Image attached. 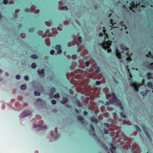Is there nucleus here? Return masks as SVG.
<instances>
[{
    "mask_svg": "<svg viewBox=\"0 0 153 153\" xmlns=\"http://www.w3.org/2000/svg\"><path fill=\"white\" fill-rule=\"evenodd\" d=\"M105 28L104 27H103L102 28L103 29L102 32L99 34L100 36L104 37V42L102 43H99L98 45L102 46V48L105 50L107 51L108 52L110 53L111 52L110 46L111 45L112 41L108 40V36L106 33V30L105 29Z\"/></svg>",
    "mask_w": 153,
    "mask_h": 153,
    "instance_id": "nucleus-1",
    "label": "nucleus"
},
{
    "mask_svg": "<svg viewBox=\"0 0 153 153\" xmlns=\"http://www.w3.org/2000/svg\"><path fill=\"white\" fill-rule=\"evenodd\" d=\"M108 96L109 97H112V99L113 100L114 102L116 103L117 105L119 106L120 108L122 110L124 109V108L122 104L121 101L117 98L114 93H113L112 94H108Z\"/></svg>",
    "mask_w": 153,
    "mask_h": 153,
    "instance_id": "nucleus-2",
    "label": "nucleus"
},
{
    "mask_svg": "<svg viewBox=\"0 0 153 153\" xmlns=\"http://www.w3.org/2000/svg\"><path fill=\"white\" fill-rule=\"evenodd\" d=\"M129 3H130L131 6L136 8L137 6L140 4V3L139 0H134V1H130Z\"/></svg>",
    "mask_w": 153,
    "mask_h": 153,
    "instance_id": "nucleus-3",
    "label": "nucleus"
},
{
    "mask_svg": "<svg viewBox=\"0 0 153 153\" xmlns=\"http://www.w3.org/2000/svg\"><path fill=\"white\" fill-rule=\"evenodd\" d=\"M130 85L134 88L135 91H139V88L140 85L138 84L137 82H135L131 83L130 84Z\"/></svg>",
    "mask_w": 153,
    "mask_h": 153,
    "instance_id": "nucleus-4",
    "label": "nucleus"
},
{
    "mask_svg": "<svg viewBox=\"0 0 153 153\" xmlns=\"http://www.w3.org/2000/svg\"><path fill=\"white\" fill-rule=\"evenodd\" d=\"M36 130L39 131L41 130L46 129L47 128V126H42L41 125H38L35 126Z\"/></svg>",
    "mask_w": 153,
    "mask_h": 153,
    "instance_id": "nucleus-5",
    "label": "nucleus"
},
{
    "mask_svg": "<svg viewBox=\"0 0 153 153\" xmlns=\"http://www.w3.org/2000/svg\"><path fill=\"white\" fill-rule=\"evenodd\" d=\"M90 131H89V134L93 136H95L96 134L95 132L94 128L93 125L91 124L90 125Z\"/></svg>",
    "mask_w": 153,
    "mask_h": 153,
    "instance_id": "nucleus-6",
    "label": "nucleus"
},
{
    "mask_svg": "<svg viewBox=\"0 0 153 153\" xmlns=\"http://www.w3.org/2000/svg\"><path fill=\"white\" fill-rule=\"evenodd\" d=\"M110 26H109V29H110L111 30H112V28H115L116 27L115 26L116 22H114V23L113 22V20L112 19H111L110 20Z\"/></svg>",
    "mask_w": 153,
    "mask_h": 153,
    "instance_id": "nucleus-7",
    "label": "nucleus"
},
{
    "mask_svg": "<svg viewBox=\"0 0 153 153\" xmlns=\"http://www.w3.org/2000/svg\"><path fill=\"white\" fill-rule=\"evenodd\" d=\"M146 77L148 80L153 79V73L147 72L146 74Z\"/></svg>",
    "mask_w": 153,
    "mask_h": 153,
    "instance_id": "nucleus-8",
    "label": "nucleus"
},
{
    "mask_svg": "<svg viewBox=\"0 0 153 153\" xmlns=\"http://www.w3.org/2000/svg\"><path fill=\"white\" fill-rule=\"evenodd\" d=\"M145 131V133L146 134L147 136V137L148 139H149L150 141H152V139L151 137V135H150V134L147 131L146 129L144 128L143 129Z\"/></svg>",
    "mask_w": 153,
    "mask_h": 153,
    "instance_id": "nucleus-9",
    "label": "nucleus"
},
{
    "mask_svg": "<svg viewBox=\"0 0 153 153\" xmlns=\"http://www.w3.org/2000/svg\"><path fill=\"white\" fill-rule=\"evenodd\" d=\"M78 120L81 122V123L83 124L84 123V119L83 117L80 115H78L77 116Z\"/></svg>",
    "mask_w": 153,
    "mask_h": 153,
    "instance_id": "nucleus-10",
    "label": "nucleus"
},
{
    "mask_svg": "<svg viewBox=\"0 0 153 153\" xmlns=\"http://www.w3.org/2000/svg\"><path fill=\"white\" fill-rule=\"evenodd\" d=\"M116 50V56L119 59H121V55L120 53V51L118 50L117 49Z\"/></svg>",
    "mask_w": 153,
    "mask_h": 153,
    "instance_id": "nucleus-11",
    "label": "nucleus"
},
{
    "mask_svg": "<svg viewBox=\"0 0 153 153\" xmlns=\"http://www.w3.org/2000/svg\"><path fill=\"white\" fill-rule=\"evenodd\" d=\"M91 121L94 123H97L98 122V120H97L96 118L94 117H92L91 118Z\"/></svg>",
    "mask_w": 153,
    "mask_h": 153,
    "instance_id": "nucleus-12",
    "label": "nucleus"
},
{
    "mask_svg": "<svg viewBox=\"0 0 153 153\" xmlns=\"http://www.w3.org/2000/svg\"><path fill=\"white\" fill-rule=\"evenodd\" d=\"M110 145L111 146V148L110 149V151L112 153H113V152L112 150V149H113L114 151H115L116 150V146H114V144L112 143H110Z\"/></svg>",
    "mask_w": 153,
    "mask_h": 153,
    "instance_id": "nucleus-13",
    "label": "nucleus"
},
{
    "mask_svg": "<svg viewBox=\"0 0 153 153\" xmlns=\"http://www.w3.org/2000/svg\"><path fill=\"white\" fill-rule=\"evenodd\" d=\"M56 91L55 88H52L50 90V94L49 95L50 97H51V96L53 95L54 93Z\"/></svg>",
    "mask_w": 153,
    "mask_h": 153,
    "instance_id": "nucleus-14",
    "label": "nucleus"
},
{
    "mask_svg": "<svg viewBox=\"0 0 153 153\" xmlns=\"http://www.w3.org/2000/svg\"><path fill=\"white\" fill-rule=\"evenodd\" d=\"M147 85L149 88L152 89H153V85L152 82H148L147 83ZM152 92H153V90Z\"/></svg>",
    "mask_w": 153,
    "mask_h": 153,
    "instance_id": "nucleus-15",
    "label": "nucleus"
},
{
    "mask_svg": "<svg viewBox=\"0 0 153 153\" xmlns=\"http://www.w3.org/2000/svg\"><path fill=\"white\" fill-rule=\"evenodd\" d=\"M30 114V112H25L23 113V114H22L21 117H24L26 116H28Z\"/></svg>",
    "mask_w": 153,
    "mask_h": 153,
    "instance_id": "nucleus-16",
    "label": "nucleus"
},
{
    "mask_svg": "<svg viewBox=\"0 0 153 153\" xmlns=\"http://www.w3.org/2000/svg\"><path fill=\"white\" fill-rule=\"evenodd\" d=\"M128 55V58H126V60L128 62H130L132 61V59L131 58V55H130L128 54V52L127 53Z\"/></svg>",
    "mask_w": 153,
    "mask_h": 153,
    "instance_id": "nucleus-17",
    "label": "nucleus"
},
{
    "mask_svg": "<svg viewBox=\"0 0 153 153\" xmlns=\"http://www.w3.org/2000/svg\"><path fill=\"white\" fill-rule=\"evenodd\" d=\"M78 39L79 40V42H76V43H77V45H79L81 44V42H82V40H81L82 38L81 36H79Z\"/></svg>",
    "mask_w": 153,
    "mask_h": 153,
    "instance_id": "nucleus-18",
    "label": "nucleus"
},
{
    "mask_svg": "<svg viewBox=\"0 0 153 153\" xmlns=\"http://www.w3.org/2000/svg\"><path fill=\"white\" fill-rule=\"evenodd\" d=\"M44 71L45 70L44 69H42L41 70H38L37 71L38 73L39 74H44Z\"/></svg>",
    "mask_w": 153,
    "mask_h": 153,
    "instance_id": "nucleus-19",
    "label": "nucleus"
},
{
    "mask_svg": "<svg viewBox=\"0 0 153 153\" xmlns=\"http://www.w3.org/2000/svg\"><path fill=\"white\" fill-rule=\"evenodd\" d=\"M126 69L127 71H128V72L129 73V76L131 78L132 77V76L131 74L130 73V70L129 69V68L128 66H127L126 67Z\"/></svg>",
    "mask_w": 153,
    "mask_h": 153,
    "instance_id": "nucleus-20",
    "label": "nucleus"
},
{
    "mask_svg": "<svg viewBox=\"0 0 153 153\" xmlns=\"http://www.w3.org/2000/svg\"><path fill=\"white\" fill-rule=\"evenodd\" d=\"M26 88V87L25 85H22L20 86V88L22 90H25Z\"/></svg>",
    "mask_w": 153,
    "mask_h": 153,
    "instance_id": "nucleus-21",
    "label": "nucleus"
},
{
    "mask_svg": "<svg viewBox=\"0 0 153 153\" xmlns=\"http://www.w3.org/2000/svg\"><path fill=\"white\" fill-rule=\"evenodd\" d=\"M94 69L95 70V72L97 73H98L100 71V70L99 67H95Z\"/></svg>",
    "mask_w": 153,
    "mask_h": 153,
    "instance_id": "nucleus-22",
    "label": "nucleus"
},
{
    "mask_svg": "<svg viewBox=\"0 0 153 153\" xmlns=\"http://www.w3.org/2000/svg\"><path fill=\"white\" fill-rule=\"evenodd\" d=\"M31 57L32 59H35L37 58L38 56L35 54H33L31 55Z\"/></svg>",
    "mask_w": 153,
    "mask_h": 153,
    "instance_id": "nucleus-23",
    "label": "nucleus"
},
{
    "mask_svg": "<svg viewBox=\"0 0 153 153\" xmlns=\"http://www.w3.org/2000/svg\"><path fill=\"white\" fill-rule=\"evenodd\" d=\"M121 47L122 48V50H125H125H128V48H126L125 46H123V45H121Z\"/></svg>",
    "mask_w": 153,
    "mask_h": 153,
    "instance_id": "nucleus-24",
    "label": "nucleus"
},
{
    "mask_svg": "<svg viewBox=\"0 0 153 153\" xmlns=\"http://www.w3.org/2000/svg\"><path fill=\"white\" fill-rule=\"evenodd\" d=\"M61 48V47L60 45H56L55 46V49L56 50L60 49Z\"/></svg>",
    "mask_w": 153,
    "mask_h": 153,
    "instance_id": "nucleus-25",
    "label": "nucleus"
},
{
    "mask_svg": "<svg viewBox=\"0 0 153 153\" xmlns=\"http://www.w3.org/2000/svg\"><path fill=\"white\" fill-rule=\"evenodd\" d=\"M120 25L124 27L125 29L127 28L125 26V23L123 22H121L120 23Z\"/></svg>",
    "mask_w": 153,
    "mask_h": 153,
    "instance_id": "nucleus-26",
    "label": "nucleus"
},
{
    "mask_svg": "<svg viewBox=\"0 0 153 153\" xmlns=\"http://www.w3.org/2000/svg\"><path fill=\"white\" fill-rule=\"evenodd\" d=\"M121 116L123 118H126V116L124 114V113L122 112H121L120 113Z\"/></svg>",
    "mask_w": 153,
    "mask_h": 153,
    "instance_id": "nucleus-27",
    "label": "nucleus"
},
{
    "mask_svg": "<svg viewBox=\"0 0 153 153\" xmlns=\"http://www.w3.org/2000/svg\"><path fill=\"white\" fill-rule=\"evenodd\" d=\"M149 68L152 70H153V63H151L149 66Z\"/></svg>",
    "mask_w": 153,
    "mask_h": 153,
    "instance_id": "nucleus-28",
    "label": "nucleus"
},
{
    "mask_svg": "<svg viewBox=\"0 0 153 153\" xmlns=\"http://www.w3.org/2000/svg\"><path fill=\"white\" fill-rule=\"evenodd\" d=\"M34 94L36 96H39L40 95V93L39 92H37V91L34 92Z\"/></svg>",
    "mask_w": 153,
    "mask_h": 153,
    "instance_id": "nucleus-29",
    "label": "nucleus"
},
{
    "mask_svg": "<svg viewBox=\"0 0 153 153\" xmlns=\"http://www.w3.org/2000/svg\"><path fill=\"white\" fill-rule=\"evenodd\" d=\"M31 67L33 68V69H34V68H36V65L35 64V63H33L32 64H31Z\"/></svg>",
    "mask_w": 153,
    "mask_h": 153,
    "instance_id": "nucleus-30",
    "label": "nucleus"
},
{
    "mask_svg": "<svg viewBox=\"0 0 153 153\" xmlns=\"http://www.w3.org/2000/svg\"><path fill=\"white\" fill-rule=\"evenodd\" d=\"M135 128L138 131L140 132L141 131V130L140 128L138 127V126L137 125H136L135 126Z\"/></svg>",
    "mask_w": 153,
    "mask_h": 153,
    "instance_id": "nucleus-31",
    "label": "nucleus"
},
{
    "mask_svg": "<svg viewBox=\"0 0 153 153\" xmlns=\"http://www.w3.org/2000/svg\"><path fill=\"white\" fill-rule=\"evenodd\" d=\"M62 9L65 10H68V8L66 6H63L62 7Z\"/></svg>",
    "mask_w": 153,
    "mask_h": 153,
    "instance_id": "nucleus-32",
    "label": "nucleus"
},
{
    "mask_svg": "<svg viewBox=\"0 0 153 153\" xmlns=\"http://www.w3.org/2000/svg\"><path fill=\"white\" fill-rule=\"evenodd\" d=\"M68 101V99H67L65 100H62L61 101V102L62 104H65L66 102H67Z\"/></svg>",
    "mask_w": 153,
    "mask_h": 153,
    "instance_id": "nucleus-33",
    "label": "nucleus"
},
{
    "mask_svg": "<svg viewBox=\"0 0 153 153\" xmlns=\"http://www.w3.org/2000/svg\"><path fill=\"white\" fill-rule=\"evenodd\" d=\"M60 97V96L58 94H57L54 95V98H59Z\"/></svg>",
    "mask_w": 153,
    "mask_h": 153,
    "instance_id": "nucleus-34",
    "label": "nucleus"
},
{
    "mask_svg": "<svg viewBox=\"0 0 153 153\" xmlns=\"http://www.w3.org/2000/svg\"><path fill=\"white\" fill-rule=\"evenodd\" d=\"M60 135L59 134H56L55 136H54V138L55 139H57L58 138V137H59Z\"/></svg>",
    "mask_w": 153,
    "mask_h": 153,
    "instance_id": "nucleus-35",
    "label": "nucleus"
},
{
    "mask_svg": "<svg viewBox=\"0 0 153 153\" xmlns=\"http://www.w3.org/2000/svg\"><path fill=\"white\" fill-rule=\"evenodd\" d=\"M62 51L60 49L57 50V53L59 54H61V53H62Z\"/></svg>",
    "mask_w": 153,
    "mask_h": 153,
    "instance_id": "nucleus-36",
    "label": "nucleus"
},
{
    "mask_svg": "<svg viewBox=\"0 0 153 153\" xmlns=\"http://www.w3.org/2000/svg\"><path fill=\"white\" fill-rule=\"evenodd\" d=\"M103 130L105 134H107L109 133L108 131L106 129H105V128L104 129H103Z\"/></svg>",
    "mask_w": 153,
    "mask_h": 153,
    "instance_id": "nucleus-37",
    "label": "nucleus"
},
{
    "mask_svg": "<svg viewBox=\"0 0 153 153\" xmlns=\"http://www.w3.org/2000/svg\"><path fill=\"white\" fill-rule=\"evenodd\" d=\"M51 102L53 104H55L56 103V101L54 100H52Z\"/></svg>",
    "mask_w": 153,
    "mask_h": 153,
    "instance_id": "nucleus-38",
    "label": "nucleus"
},
{
    "mask_svg": "<svg viewBox=\"0 0 153 153\" xmlns=\"http://www.w3.org/2000/svg\"><path fill=\"white\" fill-rule=\"evenodd\" d=\"M42 100L40 99H38L36 100V102H42Z\"/></svg>",
    "mask_w": 153,
    "mask_h": 153,
    "instance_id": "nucleus-39",
    "label": "nucleus"
},
{
    "mask_svg": "<svg viewBox=\"0 0 153 153\" xmlns=\"http://www.w3.org/2000/svg\"><path fill=\"white\" fill-rule=\"evenodd\" d=\"M101 82L100 81H97L96 82V84L97 85H99L100 84Z\"/></svg>",
    "mask_w": 153,
    "mask_h": 153,
    "instance_id": "nucleus-40",
    "label": "nucleus"
},
{
    "mask_svg": "<svg viewBox=\"0 0 153 153\" xmlns=\"http://www.w3.org/2000/svg\"><path fill=\"white\" fill-rule=\"evenodd\" d=\"M16 79H20V76L19 75H17L16 76Z\"/></svg>",
    "mask_w": 153,
    "mask_h": 153,
    "instance_id": "nucleus-41",
    "label": "nucleus"
},
{
    "mask_svg": "<svg viewBox=\"0 0 153 153\" xmlns=\"http://www.w3.org/2000/svg\"><path fill=\"white\" fill-rule=\"evenodd\" d=\"M3 3L4 4H6L8 3V1L7 0H4L3 1Z\"/></svg>",
    "mask_w": 153,
    "mask_h": 153,
    "instance_id": "nucleus-42",
    "label": "nucleus"
},
{
    "mask_svg": "<svg viewBox=\"0 0 153 153\" xmlns=\"http://www.w3.org/2000/svg\"><path fill=\"white\" fill-rule=\"evenodd\" d=\"M34 29L33 28H30L29 30V31L30 32H32L33 31Z\"/></svg>",
    "mask_w": 153,
    "mask_h": 153,
    "instance_id": "nucleus-43",
    "label": "nucleus"
},
{
    "mask_svg": "<svg viewBox=\"0 0 153 153\" xmlns=\"http://www.w3.org/2000/svg\"><path fill=\"white\" fill-rule=\"evenodd\" d=\"M145 94L146 95L149 92V91L148 90H146L144 91Z\"/></svg>",
    "mask_w": 153,
    "mask_h": 153,
    "instance_id": "nucleus-44",
    "label": "nucleus"
},
{
    "mask_svg": "<svg viewBox=\"0 0 153 153\" xmlns=\"http://www.w3.org/2000/svg\"><path fill=\"white\" fill-rule=\"evenodd\" d=\"M85 65L86 66H88L89 65V63L88 61H86L85 63Z\"/></svg>",
    "mask_w": 153,
    "mask_h": 153,
    "instance_id": "nucleus-45",
    "label": "nucleus"
},
{
    "mask_svg": "<svg viewBox=\"0 0 153 153\" xmlns=\"http://www.w3.org/2000/svg\"><path fill=\"white\" fill-rule=\"evenodd\" d=\"M24 79L25 80L27 81L28 80V77L27 76H26L24 77Z\"/></svg>",
    "mask_w": 153,
    "mask_h": 153,
    "instance_id": "nucleus-46",
    "label": "nucleus"
},
{
    "mask_svg": "<svg viewBox=\"0 0 153 153\" xmlns=\"http://www.w3.org/2000/svg\"><path fill=\"white\" fill-rule=\"evenodd\" d=\"M145 93L144 91H142L141 92V94L143 96H145L146 95L145 94Z\"/></svg>",
    "mask_w": 153,
    "mask_h": 153,
    "instance_id": "nucleus-47",
    "label": "nucleus"
},
{
    "mask_svg": "<svg viewBox=\"0 0 153 153\" xmlns=\"http://www.w3.org/2000/svg\"><path fill=\"white\" fill-rule=\"evenodd\" d=\"M54 53V51L53 50H52L50 51V54L53 55Z\"/></svg>",
    "mask_w": 153,
    "mask_h": 153,
    "instance_id": "nucleus-48",
    "label": "nucleus"
},
{
    "mask_svg": "<svg viewBox=\"0 0 153 153\" xmlns=\"http://www.w3.org/2000/svg\"><path fill=\"white\" fill-rule=\"evenodd\" d=\"M65 106L67 107V108H70L71 107V106L69 105V104H66L65 105Z\"/></svg>",
    "mask_w": 153,
    "mask_h": 153,
    "instance_id": "nucleus-49",
    "label": "nucleus"
},
{
    "mask_svg": "<svg viewBox=\"0 0 153 153\" xmlns=\"http://www.w3.org/2000/svg\"><path fill=\"white\" fill-rule=\"evenodd\" d=\"M83 114L85 115H86L87 114L88 112L86 111H84L83 112Z\"/></svg>",
    "mask_w": 153,
    "mask_h": 153,
    "instance_id": "nucleus-50",
    "label": "nucleus"
},
{
    "mask_svg": "<svg viewBox=\"0 0 153 153\" xmlns=\"http://www.w3.org/2000/svg\"><path fill=\"white\" fill-rule=\"evenodd\" d=\"M75 111L76 113H77L78 114L79 113V110L77 109H76Z\"/></svg>",
    "mask_w": 153,
    "mask_h": 153,
    "instance_id": "nucleus-51",
    "label": "nucleus"
},
{
    "mask_svg": "<svg viewBox=\"0 0 153 153\" xmlns=\"http://www.w3.org/2000/svg\"><path fill=\"white\" fill-rule=\"evenodd\" d=\"M106 105H109V102L108 101H107L106 102Z\"/></svg>",
    "mask_w": 153,
    "mask_h": 153,
    "instance_id": "nucleus-52",
    "label": "nucleus"
},
{
    "mask_svg": "<svg viewBox=\"0 0 153 153\" xmlns=\"http://www.w3.org/2000/svg\"><path fill=\"white\" fill-rule=\"evenodd\" d=\"M132 153H137L136 151H134L132 152Z\"/></svg>",
    "mask_w": 153,
    "mask_h": 153,
    "instance_id": "nucleus-53",
    "label": "nucleus"
},
{
    "mask_svg": "<svg viewBox=\"0 0 153 153\" xmlns=\"http://www.w3.org/2000/svg\"><path fill=\"white\" fill-rule=\"evenodd\" d=\"M5 75L7 76L8 75V74L7 72H6L5 73Z\"/></svg>",
    "mask_w": 153,
    "mask_h": 153,
    "instance_id": "nucleus-54",
    "label": "nucleus"
},
{
    "mask_svg": "<svg viewBox=\"0 0 153 153\" xmlns=\"http://www.w3.org/2000/svg\"><path fill=\"white\" fill-rule=\"evenodd\" d=\"M111 13H110V15H109V17H110L111 16Z\"/></svg>",
    "mask_w": 153,
    "mask_h": 153,
    "instance_id": "nucleus-55",
    "label": "nucleus"
},
{
    "mask_svg": "<svg viewBox=\"0 0 153 153\" xmlns=\"http://www.w3.org/2000/svg\"><path fill=\"white\" fill-rule=\"evenodd\" d=\"M2 72V71L1 69H0V73H1Z\"/></svg>",
    "mask_w": 153,
    "mask_h": 153,
    "instance_id": "nucleus-56",
    "label": "nucleus"
},
{
    "mask_svg": "<svg viewBox=\"0 0 153 153\" xmlns=\"http://www.w3.org/2000/svg\"><path fill=\"white\" fill-rule=\"evenodd\" d=\"M111 33L112 34H113V32H111Z\"/></svg>",
    "mask_w": 153,
    "mask_h": 153,
    "instance_id": "nucleus-57",
    "label": "nucleus"
},
{
    "mask_svg": "<svg viewBox=\"0 0 153 153\" xmlns=\"http://www.w3.org/2000/svg\"><path fill=\"white\" fill-rule=\"evenodd\" d=\"M116 28H117V27H116ZM117 28H118V27H117ZM113 28V29H115V28Z\"/></svg>",
    "mask_w": 153,
    "mask_h": 153,
    "instance_id": "nucleus-58",
    "label": "nucleus"
},
{
    "mask_svg": "<svg viewBox=\"0 0 153 153\" xmlns=\"http://www.w3.org/2000/svg\"><path fill=\"white\" fill-rule=\"evenodd\" d=\"M1 79H0V81H1Z\"/></svg>",
    "mask_w": 153,
    "mask_h": 153,
    "instance_id": "nucleus-59",
    "label": "nucleus"
},
{
    "mask_svg": "<svg viewBox=\"0 0 153 153\" xmlns=\"http://www.w3.org/2000/svg\"><path fill=\"white\" fill-rule=\"evenodd\" d=\"M126 2H127V3H128V1H126Z\"/></svg>",
    "mask_w": 153,
    "mask_h": 153,
    "instance_id": "nucleus-60",
    "label": "nucleus"
},
{
    "mask_svg": "<svg viewBox=\"0 0 153 153\" xmlns=\"http://www.w3.org/2000/svg\"><path fill=\"white\" fill-rule=\"evenodd\" d=\"M109 31H110V30H109Z\"/></svg>",
    "mask_w": 153,
    "mask_h": 153,
    "instance_id": "nucleus-61",
    "label": "nucleus"
},
{
    "mask_svg": "<svg viewBox=\"0 0 153 153\" xmlns=\"http://www.w3.org/2000/svg\"><path fill=\"white\" fill-rule=\"evenodd\" d=\"M108 153H110L109 152H108Z\"/></svg>",
    "mask_w": 153,
    "mask_h": 153,
    "instance_id": "nucleus-62",
    "label": "nucleus"
}]
</instances>
